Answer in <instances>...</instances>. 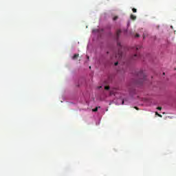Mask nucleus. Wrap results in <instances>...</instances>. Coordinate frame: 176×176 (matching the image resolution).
I'll return each instance as SVG.
<instances>
[{"mask_svg": "<svg viewBox=\"0 0 176 176\" xmlns=\"http://www.w3.org/2000/svg\"><path fill=\"white\" fill-rule=\"evenodd\" d=\"M138 83L139 85H142V83L144 82V80H146V75H145V73H144V71L142 70H140L138 73Z\"/></svg>", "mask_w": 176, "mask_h": 176, "instance_id": "f257e3e1", "label": "nucleus"}, {"mask_svg": "<svg viewBox=\"0 0 176 176\" xmlns=\"http://www.w3.org/2000/svg\"><path fill=\"white\" fill-rule=\"evenodd\" d=\"M117 46L118 47L119 50L118 54H115V58L117 60H122V57L123 56V52H122V50H120V49L122 48V44H120V42L117 43Z\"/></svg>", "mask_w": 176, "mask_h": 176, "instance_id": "f03ea898", "label": "nucleus"}, {"mask_svg": "<svg viewBox=\"0 0 176 176\" xmlns=\"http://www.w3.org/2000/svg\"><path fill=\"white\" fill-rule=\"evenodd\" d=\"M121 33H122V31L120 30H117V32H116L117 39L119 38V36H120Z\"/></svg>", "mask_w": 176, "mask_h": 176, "instance_id": "7ed1b4c3", "label": "nucleus"}, {"mask_svg": "<svg viewBox=\"0 0 176 176\" xmlns=\"http://www.w3.org/2000/svg\"><path fill=\"white\" fill-rule=\"evenodd\" d=\"M137 58H140V55H138V54L133 55V56L132 57V60H137Z\"/></svg>", "mask_w": 176, "mask_h": 176, "instance_id": "20e7f679", "label": "nucleus"}, {"mask_svg": "<svg viewBox=\"0 0 176 176\" xmlns=\"http://www.w3.org/2000/svg\"><path fill=\"white\" fill-rule=\"evenodd\" d=\"M137 19V16L134 14H131V20H135Z\"/></svg>", "mask_w": 176, "mask_h": 176, "instance_id": "39448f33", "label": "nucleus"}, {"mask_svg": "<svg viewBox=\"0 0 176 176\" xmlns=\"http://www.w3.org/2000/svg\"><path fill=\"white\" fill-rule=\"evenodd\" d=\"M141 45H137L134 49H135L136 50H140V49H141Z\"/></svg>", "mask_w": 176, "mask_h": 176, "instance_id": "423d86ee", "label": "nucleus"}, {"mask_svg": "<svg viewBox=\"0 0 176 176\" xmlns=\"http://www.w3.org/2000/svg\"><path fill=\"white\" fill-rule=\"evenodd\" d=\"M98 111V107H96L95 109H92V112H97Z\"/></svg>", "mask_w": 176, "mask_h": 176, "instance_id": "0eeeda50", "label": "nucleus"}, {"mask_svg": "<svg viewBox=\"0 0 176 176\" xmlns=\"http://www.w3.org/2000/svg\"><path fill=\"white\" fill-rule=\"evenodd\" d=\"M118 19H119V17H118V16H114V17L113 18V21H116V20H117Z\"/></svg>", "mask_w": 176, "mask_h": 176, "instance_id": "6e6552de", "label": "nucleus"}, {"mask_svg": "<svg viewBox=\"0 0 176 176\" xmlns=\"http://www.w3.org/2000/svg\"><path fill=\"white\" fill-rule=\"evenodd\" d=\"M132 11L133 12V13H137V9L135 8H133Z\"/></svg>", "mask_w": 176, "mask_h": 176, "instance_id": "1a4fd4ad", "label": "nucleus"}, {"mask_svg": "<svg viewBox=\"0 0 176 176\" xmlns=\"http://www.w3.org/2000/svg\"><path fill=\"white\" fill-rule=\"evenodd\" d=\"M104 90H109V86H105Z\"/></svg>", "mask_w": 176, "mask_h": 176, "instance_id": "9d476101", "label": "nucleus"}, {"mask_svg": "<svg viewBox=\"0 0 176 176\" xmlns=\"http://www.w3.org/2000/svg\"><path fill=\"white\" fill-rule=\"evenodd\" d=\"M93 32H100V30H93Z\"/></svg>", "mask_w": 176, "mask_h": 176, "instance_id": "9b49d317", "label": "nucleus"}, {"mask_svg": "<svg viewBox=\"0 0 176 176\" xmlns=\"http://www.w3.org/2000/svg\"><path fill=\"white\" fill-rule=\"evenodd\" d=\"M155 114L157 115L160 118H162V116L160 114H158L157 112H156Z\"/></svg>", "mask_w": 176, "mask_h": 176, "instance_id": "f8f14e48", "label": "nucleus"}, {"mask_svg": "<svg viewBox=\"0 0 176 176\" xmlns=\"http://www.w3.org/2000/svg\"><path fill=\"white\" fill-rule=\"evenodd\" d=\"M135 36V38H140V34H136Z\"/></svg>", "mask_w": 176, "mask_h": 176, "instance_id": "ddd939ff", "label": "nucleus"}, {"mask_svg": "<svg viewBox=\"0 0 176 176\" xmlns=\"http://www.w3.org/2000/svg\"><path fill=\"white\" fill-rule=\"evenodd\" d=\"M157 109H158L159 111H162V107H158Z\"/></svg>", "mask_w": 176, "mask_h": 176, "instance_id": "4468645a", "label": "nucleus"}, {"mask_svg": "<svg viewBox=\"0 0 176 176\" xmlns=\"http://www.w3.org/2000/svg\"><path fill=\"white\" fill-rule=\"evenodd\" d=\"M118 64H119V62H116L115 63H114V65H118Z\"/></svg>", "mask_w": 176, "mask_h": 176, "instance_id": "2eb2a0df", "label": "nucleus"}, {"mask_svg": "<svg viewBox=\"0 0 176 176\" xmlns=\"http://www.w3.org/2000/svg\"><path fill=\"white\" fill-rule=\"evenodd\" d=\"M113 94V91H110V96H112Z\"/></svg>", "mask_w": 176, "mask_h": 176, "instance_id": "dca6fc26", "label": "nucleus"}, {"mask_svg": "<svg viewBox=\"0 0 176 176\" xmlns=\"http://www.w3.org/2000/svg\"><path fill=\"white\" fill-rule=\"evenodd\" d=\"M135 109H137V111H138L140 109H138V107H135Z\"/></svg>", "mask_w": 176, "mask_h": 176, "instance_id": "f3484780", "label": "nucleus"}, {"mask_svg": "<svg viewBox=\"0 0 176 176\" xmlns=\"http://www.w3.org/2000/svg\"><path fill=\"white\" fill-rule=\"evenodd\" d=\"M143 39H145V36L144 35L143 36Z\"/></svg>", "mask_w": 176, "mask_h": 176, "instance_id": "a211bd4d", "label": "nucleus"}, {"mask_svg": "<svg viewBox=\"0 0 176 176\" xmlns=\"http://www.w3.org/2000/svg\"><path fill=\"white\" fill-rule=\"evenodd\" d=\"M89 69H91V67L89 66Z\"/></svg>", "mask_w": 176, "mask_h": 176, "instance_id": "6ab92c4d", "label": "nucleus"}, {"mask_svg": "<svg viewBox=\"0 0 176 176\" xmlns=\"http://www.w3.org/2000/svg\"><path fill=\"white\" fill-rule=\"evenodd\" d=\"M163 75H166V73H163Z\"/></svg>", "mask_w": 176, "mask_h": 176, "instance_id": "aec40b11", "label": "nucleus"}, {"mask_svg": "<svg viewBox=\"0 0 176 176\" xmlns=\"http://www.w3.org/2000/svg\"><path fill=\"white\" fill-rule=\"evenodd\" d=\"M99 89H101V87H99Z\"/></svg>", "mask_w": 176, "mask_h": 176, "instance_id": "412c9836", "label": "nucleus"}, {"mask_svg": "<svg viewBox=\"0 0 176 176\" xmlns=\"http://www.w3.org/2000/svg\"><path fill=\"white\" fill-rule=\"evenodd\" d=\"M124 101H122V104H124Z\"/></svg>", "mask_w": 176, "mask_h": 176, "instance_id": "4be33fe9", "label": "nucleus"}]
</instances>
